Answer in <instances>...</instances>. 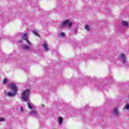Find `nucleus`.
Segmentation results:
<instances>
[{
  "instance_id": "nucleus-21",
  "label": "nucleus",
  "mask_w": 129,
  "mask_h": 129,
  "mask_svg": "<svg viewBox=\"0 0 129 129\" xmlns=\"http://www.w3.org/2000/svg\"><path fill=\"white\" fill-rule=\"evenodd\" d=\"M20 110L21 111H24V108H23V107H20Z\"/></svg>"
},
{
  "instance_id": "nucleus-10",
  "label": "nucleus",
  "mask_w": 129,
  "mask_h": 129,
  "mask_svg": "<svg viewBox=\"0 0 129 129\" xmlns=\"http://www.w3.org/2000/svg\"><path fill=\"white\" fill-rule=\"evenodd\" d=\"M29 115H37V111L35 110H32L29 113Z\"/></svg>"
},
{
  "instance_id": "nucleus-12",
  "label": "nucleus",
  "mask_w": 129,
  "mask_h": 129,
  "mask_svg": "<svg viewBox=\"0 0 129 129\" xmlns=\"http://www.w3.org/2000/svg\"><path fill=\"white\" fill-rule=\"evenodd\" d=\"M85 29L88 32H90V27H89V25H86L85 26Z\"/></svg>"
},
{
  "instance_id": "nucleus-1",
  "label": "nucleus",
  "mask_w": 129,
  "mask_h": 129,
  "mask_svg": "<svg viewBox=\"0 0 129 129\" xmlns=\"http://www.w3.org/2000/svg\"><path fill=\"white\" fill-rule=\"evenodd\" d=\"M30 94V92L29 89L24 91L21 94V99H22L23 101L27 102L28 108L32 109L33 108V106L29 103L30 100H29Z\"/></svg>"
},
{
  "instance_id": "nucleus-2",
  "label": "nucleus",
  "mask_w": 129,
  "mask_h": 129,
  "mask_svg": "<svg viewBox=\"0 0 129 129\" xmlns=\"http://www.w3.org/2000/svg\"><path fill=\"white\" fill-rule=\"evenodd\" d=\"M73 25V23L69 20H67L63 21L60 25V28H64L66 26H68L69 28H71Z\"/></svg>"
},
{
  "instance_id": "nucleus-3",
  "label": "nucleus",
  "mask_w": 129,
  "mask_h": 129,
  "mask_svg": "<svg viewBox=\"0 0 129 129\" xmlns=\"http://www.w3.org/2000/svg\"><path fill=\"white\" fill-rule=\"evenodd\" d=\"M120 57L121 58V61L122 63L126 66V67H128V63L127 60H126V58H125V55L123 53H121L120 54Z\"/></svg>"
},
{
  "instance_id": "nucleus-17",
  "label": "nucleus",
  "mask_w": 129,
  "mask_h": 129,
  "mask_svg": "<svg viewBox=\"0 0 129 129\" xmlns=\"http://www.w3.org/2000/svg\"><path fill=\"white\" fill-rule=\"evenodd\" d=\"M125 109H129V104H126L124 107Z\"/></svg>"
},
{
  "instance_id": "nucleus-24",
  "label": "nucleus",
  "mask_w": 129,
  "mask_h": 129,
  "mask_svg": "<svg viewBox=\"0 0 129 129\" xmlns=\"http://www.w3.org/2000/svg\"><path fill=\"white\" fill-rule=\"evenodd\" d=\"M42 106H44V105H42Z\"/></svg>"
},
{
  "instance_id": "nucleus-6",
  "label": "nucleus",
  "mask_w": 129,
  "mask_h": 129,
  "mask_svg": "<svg viewBox=\"0 0 129 129\" xmlns=\"http://www.w3.org/2000/svg\"><path fill=\"white\" fill-rule=\"evenodd\" d=\"M113 115H114V116H116V117L119 116V112H118V109L115 108L113 110Z\"/></svg>"
},
{
  "instance_id": "nucleus-15",
  "label": "nucleus",
  "mask_w": 129,
  "mask_h": 129,
  "mask_svg": "<svg viewBox=\"0 0 129 129\" xmlns=\"http://www.w3.org/2000/svg\"><path fill=\"white\" fill-rule=\"evenodd\" d=\"M26 41L27 42L28 44V46H29V47H30V46H32L33 44L32 43H31V42H30V41H29V40H27Z\"/></svg>"
},
{
  "instance_id": "nucleus-8",
  "label": "nucleus",
  "mask_w": 129,
  "mask_h": 129,
  "mask_svg": "<svg viewBox=\"0 0 129 129\" xmlns=\"http://www.w3.org/2000/svg\"><path fill=\"white\" fill-rule=\"evenodd\" d=\"M28 38L29 37L28 36L27 33H24L23 35L22 36V40H24L25 41H27Z\"/></svg>"
},
{
  "instance_id": "nucleus-19",
  "label": "nucleus",
  "mask_w": 129,
  "mask_h": 129,
  "mask_svg": "<svg viewBox=\"0 0 129 129\" xmlns=\"http://www.w3.org/2000/svg\"><path fill=\"white\" fill-rule=\"evenodd\" d=\"M77 29H78L77 27L74 29L73 31L74 34H76V32H77Z\"/></svg>"
},
{
  "instance_id": "nucleus-7",
  "label": "nucleus",
  "mask_w": 129,
  "mask_h": 129,
  "mask_svg": "<svg viewBox=\"0 0 129 129\" xmlns=\"http://www.w3.org/2000/svg\"><path fill=\"white\" fill-rule=\"evenodd\" d=\"M42 46L44 48L45 52H48V51H49V45L47 43H43Z\"/></svg>"
},
{
  "instance_id": "nucleus-9",
  "label": "nucleus",
  "mask_w": 129,
  "mask_h": 129,
  "mask_svg": "<svg viewBox=\"0 0 129 129\" xmlns=\"http://www.w3.org/2000/svg\"><path fill=\"white\" fill-rule=\"evenodd\" d=\"M16 93H15V92H9L8 94H7V95L8 96H10V97H12L13 96H15V95H16Z\"/></svg>"
},
{
  "instance_id": "nucleus-5",
  "label": "nucleus",
  "mask_w": 129,
  "mask_h": 129,
  "mask_svg": "<svg viewBox=\"0 0 129 129\" xmlns=\"http://www.w3.org/2000/svg\"><path fill=\"white\" fill-rule=\"evenodd\" d=\"M21 49L22 50H25V51H33V49L30 46L27 45L22 46Z\"/></svg>"
},
{
  "instance_id": "nucleus-16",
  "label": "nucleus",
  "mask_w": 129,
  "mask_h": 129,
  "mask_svg": "<svg viewBox=\"0 0 129 129\" xmlns=\"http://www.w3.org/2000/svg\"><path fill=\"white\" fill-rule=\"evenodd\" d=\"M3 83L4 84H7V83H8V80H7V79H4L3 80Z\"/></svg>"
},
{
  "instance_id": "nucleus-14",
  "label": "nucleus",
  "mask_w": 129,
  "mask_h": 129,
  "mask_svg": "<svg viewBox=\"0 0 129 129\" xmlns=\"http://www.w3.org/2000/svg\"><path fill=\"white\" fill-rule=\"evenodd\" d=\"M62 121H63V119L62 118V117H59L58 118V122L59 124H61L62 123Z\"/></svg>"
},
{
  "instance_id": "nucleus-18",
  "label": "nucleus",
  "mask_w": 129,
  "mask_h": 129,
  "mask_svg": "<svg viewBox=\"0 0 129 129\" xmlns=\"http://www.w3.org/2000/svg\"><path fill=\"white\" fill-rule=\"evenodd\" d=\"M60 37H65V33L63 32L60 33Z\"/></svg>"
},
{
  "instance_id": "nucleus-23",
  "label": "nucleus",
  "mask_w": 129,
  "mask_h": 129,
  "mask_svg": "<svg viewBox=\"0 0 129 129\" xmlns=\"http://www.w3.org/2000/svg\"><path fill=\"white\" fill-rule=\"evenodd\" d=\"M22 42H23L22 40H20V41H19V43H22Z\"/></svg>"
},
{
  "instance_id": "nucleus-22",
  "label": "nucleus",
  "mask_w": 129,
  "mask_h": 129,
  "mask_svg": "<svg viewBox=\"0 0 129 129\" xmlns=\"http://www.w3.org/2000/svg\"><path fill=\"white\" fill-rule=\"evenodd\" d=\"M111 82L113 83V80L111 79L110 80Z\"/></svg>"
},
{
  "instance_id": "nucleus-20",
  "label": "nucleus",
  "mask_w": 129,
  "mask_h": 129,
  "mask_svg": "<svg viewBox=\"0 0 129 129\" xmlns=\"http://www.w3.org/2000/svg\"><path fill=\"white\" fill-rule=\"evenodd\" d=\"M0 121H5V118L0 117Z\"/></svg>"
},
{
  "instance_id": "nucleus-11",
  "label": "nucleus",
  "mask_w": 129,
  "mask_h": 129,
  "mask_svg": "<svg viewBox=\"0 0 129 129\" xmlns=\"http://www.w3.org/2000/svg\"><path fill=\"white\" fill-rule=\"evenodd\" d=\"M32 33L35 36H37V37H40V35H39V34H38V30L37 29H35V30L32 31Z\"/></svg>"
},
{
  "instance_id": "nucleus-13",
  "label": "nucleus",
  "mask_w": 129,
  "mask_h": 129,
  "mask_svg": "<svg viewBox=\"0 0 129 129\" xmlns=\"http://www.w3.org/2000/svg\"><path fill=\"white\" fill-rule=\"evenodd\" d=\"M121 24L123 26H124L125 27H127L128 26V23L125 21H122Z\"/></svg>"
},
{
  "instance_id": "nucleus-4",
  "label": "nucleus",
  "mask_w": 129,
  "mask_h": 129,
  "mask_svg": "<svg viewBox=\"0 0 129 129\" xmlns=\"http://www.w3.org/2000/svg\"><path fill=\"white\" fill-rule=\"evenodd\" d=\"M9 88L15 93L18 92V88H17V85L15 83H10L9 84Z\"/></svg>"
}]
</instances>
